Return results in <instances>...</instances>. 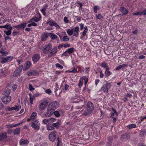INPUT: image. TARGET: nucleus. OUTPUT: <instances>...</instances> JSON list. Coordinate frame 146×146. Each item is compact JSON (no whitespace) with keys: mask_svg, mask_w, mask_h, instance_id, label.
Wrapping results in <instances>:
<instances>
[{"mask_svg":"<svg viewBox=\"0 0 146 146\" xmlns=\"http://www.w3.org/2000/svg\"><path fill=\"white\" fill-rule=\"evenodd\" d=\"M48 103V100H46L41 102L38 108L40 111L44 110L46 108Z\"/></svg>","mask_w":146,"mask_h":146,"instance_id":"nucleus-1","label":"nucleus"},{"mask_svg":"<svg viewBox=\"0 0 146 146\" xmlns=\"http://www.w3.org/2000/svg\"><path fill=\"white\" fill-rule=\"evenodd\" d=\"M111 84L110 83H106L103 85L101 88V90L104 92L108 93L109 89L110 88Z\"/></svg>","mask_w":146,"mask_h":146,"instance_id":"nucleus-2","label":"nucleus"},{"mask_svg":"<svg viewBox=\"0 0 146 146\" xmlns=\"http://www.w3.org/2000/svg\"><path fill=\"white\" fill-rule=\"evenodd\" d=\"M91 102H89L87 104V111L84 112L83 115L86 116L88 115L91 113Z\"/></svg>","mask_w":146,"mask_h":146,"instance_id":"nucleus-3","label":"nucleus"},{"mask_svg":"<svg viewBox=\"0 0 146 146\" xmlns=\"http://www.w3.org/2000/svg\"><path fill=\"white\" fill-rule=\"evenodd\" d=\"M57 135V132L55 131H54L50 132L49 135V138L50 140L53 142L56 140V136Z\"/></svg>","mask_w":146,"mask_h":146,"instance_id":"nucleus-4","label":"nucleus"},{"mask_svg":"<svg viewBox=\"0 0 146 146\" xmlns=\"http://www.w3.org/2000/svg\"><path fill=\"white\" fill-rule=\"evenodd\" d=\"M23 67V65H21L19 68H17L13 73V76L17 77L20 75Z\"/></svg>","mask_w":146,"mask_h":146,"instance_id":"nucleus-5","label":"nucleus"},{"mask_svg":"<svg viewBox=\"0 0 146 146\" xmlns=\"http://www.w3.org/2000/svg\"><path fill=\"white\" fill-rule=\"evenodd\" d=\"M53 110L48 107L46 111L45 112V116L46 117H50L52 115L53 113Z\"/></svg>","mask_w":146,"mask_h":146,"instance_id":"nucleus-6","label":"nucleus"},{"mask_svg":"<svg viewBox=\"0 0 146 146\" xmlns=\"http://www.w3.org/2000/svg\"><path fill=\"white\" fill-rule=\"evenodd\" d=\"M31 126L34 129L38 130L40 128V124L38 121L35 120L33 122Z\"/></svg>","mask_w":146,"mask_h":146,"instance_id":"nucleus-7","label":"nucleus"},{"mask_svg":"<svg viewBox=\"0 0 146 146\" xmlns=\"http://www.w3.org/2000/svg\"><path fill=\"white\" fill-rule=\"evenodd\" d=\"M11 99V96H5L1 98L2 102L5 104L9 103Z\"/></svg>","mask_w":146,"mask_h":146,"instance_id":"nucleus-8","label":"nucleus"},{"mask_svg":"<svg viewBox=\"0 0 146 146\" xmlns=\"http://www.w3.org/2000/svg\"><path fill=\"white\" fill-rule=\"evenodd\" d=\"M58 102L56 101H54L51 103L48 106L53 110H55L58 107Z\"/></svg>","mask_w":146,"mask_h":146,"instance_id":"nucleus-9","label":"nucleus"},{"mask_svg":"<svg viewBox=\"0 0 146 146\" xmlns=\"http://www.w3.org/2000/svg\"><path fill=\"white\" fill-rule=\"evenodd\" d=\"M52 46L51 44H48L44 47L43 52L45 54H48L51 49Z\"/></svg>","mask_w":146,"mask_h":146,"instance_id":"nucleus-10","label":"nucleus"},{"mask_svg":"<svg viewBox=\"0 0 146 146\" xmlns=\"http://www.w3.org/2000/svg\"><path fill=\"white\" fill-rule=\"evenodd\" d=\"M40 58L39 54H36L33 55L32 57V59L34 63L37 62L40 59Z\"/></svg>","mask_w":146,"mask_h":146,"instance_id":"nucleus-11","label":"nucleus"},{"mask_svg":"<svg viewBox=\"0 0 146 146\" xmlns=\"http://www.w3.org/2000/svg\"><path fill=\"white\" fill-rule=\"evenodd\" d=\"M13 58V57L11 56H8L6 58H3L1 61V63L2 64H4L7 62H9L12 60Z\"/></svg>","mask_w":146,"mask_h":146,"instance_id":"nucleus-12","label":"nucleus"},{"mask_svg":"<svg viewBox=\"0 0 146 146\" xmlns=\"http://www.w3.org/2000/svg\"><path fill=\"white\" fill-rule=\"evenodd\" d=\"M79 29V28L78 27H76L72 29L73 31L74 36L76 37H77L78 36Z\"/></svg>","mask_w":146,"mask_h":146,"instance_id":"nucleus-13","label":"nucleus"},{"mask_svg":"<svg viewBox=\"0 0 146 146\" xmlns=\"http://www.w3.org/2000/svg\"><path fill=\"white\" fill-rule=\"evenodd\" d=\"M38 74V72L35 70H31L27 72L28 76H36Z\"/></svg>","mask_w":146,"mask_h":146,"instance_id":"nucleus-14","label":"nucleus"},{"mask_svg":"<svg viewBox=\"0 0 146 146\" xmlns=\"http://www.w3.org/2000/svg\"><path fill=\"white\" fill-rule=\"evenodd\" d=\"M31 63L29 61H27L25 64V66L23 68V71H25L27 70L30 67Z\"/></svg>","mask_w":146,"mask_h":146,"instance_id":"nucleus-15","label":"nucleus"},{"mask_svg":"<svg viewBox=\"0 0 146 146\" xmlns=\"http://www.w3.org/2000/svg\"><path fill=\"white\" fill-rule=\"evenodd\" d=\"M7 133L3 132L0 134V141L5 140L7 138Z\"/></svg>","mask_w":146,"mask_h":146,"instance_id":"nucleus-16","label":"nucleus"},{"mask_svg":"<svg viewBox=\"0 0 146 146\" xmlns=\"http://www.w3.org/2000/svg\"><path fill=\"white\" fill-rule=\"evenodd\" d=\"M48 36V33H44L42 34L41 36V40L42 41H45L46 40V38Z\"/></svg>","mask_w":146,"mask_h":146,"instance_id":"nucleus-17","label":"nucleus"},{"mask_svg":"<svg viewBox=\"0 0 146 146\" xmlns=\"http://www.w3.org/2000/svg\"><path fill=\"white\" fill-rule=\"evenodd\" d=\"M27 23H24L20 24L17 25V29L18 30L23 29L26 27Z\"/></svg>","mask_w":146,"mask_h":146,"instance_id":"nucleus-18","label":"nucleus"},{"mask_svg":"<svg viewBox=\"0 0 146 146\" xmlns=\"http://www.w3.org/2000/svg\"><path fill=\"white\" fill-rule=\"evenodd\" d=\"M119 10L122 12L123 15L127 14L128 12V11L123 7H121Z\"/></svg>","mask_w":146,"mask_h":146,"instance_id":"nucleus-19","label":"nucleus"},{"mask_svg":"<svg viewBox=\"0 0 146 146\" xmlns=\"http://www.w3.org/2000/svg\"><path fill=\"white\" fill-rule=\"evenodd\" d=\"M129 136L127 134L125 133L121 135L120 139L122 140H127L129 138Z\"/></svg>","mask_w":146,"mask_h":146,"instance_id":"nucleus-20","label":"nucleus"},{"mask_svg":"<svg viewBox=\"0 0 146 146\" xmlns=\"http://www.w3.org/2000/svg\"><path fill=\"white\" fill-rule=\"evenodd\" d=\"M29 142V141L26 139H21L20 141V145H25L27 144Z\"/></svg>","mask_w":146,"mask_h":146,"instance_id":"nucleus-21","label":"nucleus"},{"mask_svg":"<svg viewBox=\"0 0 146 146\" xmlns=\"http://www.w3.org/2000/svg\"><path fill=\"white\" fill-rule=\"evenodd\" d=\"M110 68H108L106 69L105 72V77H107L112 74V73L109 71Z\"/></svg>","mask_w":146,"mask_h":146,"instance_id":"nucleus-22","label":"nucleus"},{"mask_svg":"<svg viewBox=\"0 0 146 146\" xmlns=\"http://www.w3.org/2000/svg\"><path fill=\"white\" fill-rule=\"evenodd\" d=\"M139 135L141 137L145 136L146 135V130L144 129L141 130Z\"/></svg>","mask_w":146,"mask_h":146,"instance_id":"nucleus-23","label":"nucleus"},{"mask_svg":"<svg viewBox=\"0 0 146 146\" xmlns=\"http://www.w3.org/2000/svg\"><path fill=\"white\" fill-rule=\"evenodd\" d=\"M60 121H58L56 123H52V125L54 127H56V128L58 129L60 125Z\"/></svg>","mask_w":146,"mask_h":146,"instance_id":"nucleus-24","label":"nucleus"},{"mask_svg":"<svg viewBox=\"0 0 146 146\" xmlns=\"http://www.w3.org/2000/svg\"><path fill=\"white\" fill-rule=\"evenodd\" d=\"M48 5L47 4H46L44 6V7L41 10L42 13L44 15H46V13L45 11L46 10V7Z\"/></svg>","mask_w":146,"mask_h":146,"instance_id":"nucleus-25","label":"nucleus"},{"mask_svg":"<svg viewBox=\"0 0 146 146\" xmlns=\"http://www.w3.org/2000/svg\"><path fill=\"white\" fill-rule=\"evenodd\" d=\"M20 131V128L18 127L15 129L13 131V134L14 135H17L18 134Z\"/></svg>","mask_w":146,"mask_h":146,"instance_id":"nucleus-26","label":"nucleus"},{"mask_svg":"<svg viewBox=\"0 0 146 146\" xmlns=\"http://www.w3.org/2000/svg\"><path fill=\"white\" fill-rule=\"evenodd\" d=\"M10 90L9 89H7L5 90L3 93V94L5 96H9V95L10 94Z\"/></svg>","mask_w":146,"mask_h":146,"instance_id":"nucleus-27","label":"nucleus"},{"mask_svg":"<svg viewBox=\"0 0 146 146\" xmlns=\"http://www.w3.org/2000/svg\"><path fill=\"white\" fill-rule=\"evenodd\" d=\"M127 65L125 64H123L122 65H120L118 66L115 69L116 70H118L122 68H123L125 66H127Z\"/></svg>","mask_w":146,"mask_h":146,"instance_id":"nucleus-28","label":"nucleus"},{"mask_svg":"<svg viewBox=\"0 0 146 146\" xmlns=\"http://www.w3.org/2000/svg\"><path fill=\"white\" fill-rule=\"evenodd\" d=\"M56 23V22L55 21H52L50 20L47 21V23L49 24V26H54Z\"/></svg>","mask_w":146,"mask_h":146,"instance_id":"nucleus-29","label":"nucleus"},{"mask_svg":"<svg viewBox=\"0 0 146 146\" xmlns=\"http://www.w3.org/2000/svg\"><path fill=\"white\" fill-rule=\"evenodd\" d=\"M57 52V48L56 47H54L52 50L50 52V53L52 55H54Z\"/></svg>","mask_w":146,"mask_h":146,"instance_id":"nucleus-30","label":"nucleus"},{"mask_svg":"<svg viewBox=\"0 0 146 146\" xmlns=\"http://www.w3.org/2000/svg\"><path fill=\"white\" fill-rule=\"evenodd\" d=\"M136 125L135 124H133L129 125L127 126V127L129 129H131L133 128L136 127Z\"/></svg>","mask_w":146,"mask_h":146,"instance_id":"nucleus-31","label":"nucleus"},{"mask_svg":"<svg viewBox=\"0 0 146 146\" xmlns=\"http://www.w3.org/2000/svg\"><path fill=\"white\" fill-rule=\"evenodd\" d=\"M48 36H49L52 39H54L57 38V36L53 34L52 33H48Z\"/></svg>","mask_w":146,"mask_h":146,"instance_id":"nucleus-32","label":"nucleus"},{"mask_svg":"<svg viewBox=\"0 0 146 146\" xmlns=\"http://www.w3.org/2000/svg\"><path fill=\"white\" fill-rule=\"evenodd\" d=\"M66 32L68 35L70 36L71 35H72L73 33V31L72 29H67L66 30Z\"/></svg>","mask_w":146,"mask_h":146,"instance_id":"nucleus-33","label":"nucleus"},{"mask_svg":"<svg viewBox=\"0 0 146 146\" xmlns=\"http://www.w3.org/2000/svg\"><path fill=\"white\" fill-rule=\"evenodd\" d=\"M53 113L55 116L57 117H59L60 116V114L59 112L58 111H55V110H53Z\"/></svg>","mask_w":146,"mask_h":146,"instance_id":"nucleus-34","label":"nucleus"},{"mask_svg":"<svg viewBox=\"0 0 146 146\" xmlns=\"http://www.w3.org/2000/svg\"><path fill=\"white\" fill-rule=\"evenodd\" d=\"M47 129L48 130H54V127L51 124L47 125Z\"/></svg>","mask_w":146,"mask_h":146,"instance_id":"nucleus-35","label":"nucleus"},{"mask_svg":"<svg viewBox=\"0 0 146 146\" xmlns=\"http://www.w3.org/2000/svg\"><path fill=\"white\" fill-rule=\"evenodd\" d=\"M101 66L102 67L106 68V69L109 68L107 64L104 62H102L101 64Z\"/></svg>","mask_w":146,"mask_h":146,"instance_id":"nucleus-36","label":"nucleus"},{"mask_svg":"<svg viewBox=\"0 0 146 146\" xmlns=\"http://www.w3.org/2000/svg\"><path fill=\"white\" fill-rule=\"evenodd\" d=\"M112 139L111 137H108V142L107 143V145L108 146H110L112 142Z\"/></svg>","mask_w":146,"mask_h":146,"instance_id":"nucleus-37","label":"nucleus"},{"mask_svg":"<svg viewBox=\"0 0 146 146\" xmlns=\"http://www.w3.org/2000/svg\"><path fill=\"white\" fill-rule=\"evenodd\" d=\"M68 36H64L63 37L62 40L64 41H68L69 40L70 38H68Z\"/></svg>","mask_w":146,"mask_h":146,"instance_id":"nucleus-38","label":"nucleus"},{"mask_svg":"<svg viewBox=\"0 0 146 146\" xmlns=\"http://www.w3.org/2000/svg\"><path fill=\"white\" fill-rule=\"evenodd\" d=\"M36 116V113L35 112H34L32 113L31 115V118L34 119Z\"/></svg>","mask_w":146,"mask_h":146,"instance_id":"nucleus-39","label":"nucleus"},{"mask_svg":"<svg viewBox=\"0 0 146 146\" xmlns=\"http://www.w3.org/2000/svg\"><path fill=\"white\" fill-rule=\"evenodd\" d=\"M4 32L5 33L6 35L7 36H9L11 35V31L9 30L6 31L5 30L4 31Z\"/></svg>","mask_w":146,"mask_h":146,"instance_id":"nucleus-40","label":"nucleus"},{"mask_svg":"<svg viewBox=\"0 0 146 146\" xmlns=\"http://www.w3.org/2000/svg\"><path fill=\"white\" fill-rule=\"evenodd\" d=\"M74 50V48L72 47L68 49L67 50V51L69 54H70L73 52Z\"/></svg>","mask_w":146,"mask_h":146,"instance_id":"nucleus-41","label":"nucleus"},{"mask_svg":"<svg viewBox=\"0 0 146 146\" xmlns=\"http://www.w3.org/2000/svg\"><path fill=\"white\" fill-rule=\"evenodd\" d=\"M21 108V106H15V107H14V110H15L17 111H19V109H20Z\"/></svg>","mask_w":146,"mask_h":146,"instance_id":"nucleus-42","label":"nucleus"},{"mask_svg":"<svg viewBox=\"0 0 146 146\" xmlns=\"http://www.w3.org/2000/svg\"><path fill=\"white\" fill-rule=\"evenodd\" d=\"M99 9V6H96L94 7V11L95 13H97L98 10Z\"/></svg>","mask_w":146,"mask_h":146,"instance_id":"nucleus-43","label":"nucleus"},{"mask_svg":"<svg viewBox=\"0 0 146 146\" xmlns=\"http://www.w3.org/2000/svg\"><path fill=\"white\" fill-rule=\"evenodd\" d=\"M0 53L2 54V56H6L8 54V52L7 51L5 52L0 51Z\"/></svg>","mask_w":146,"mask_h":146,"instance_id":"nucleus-44","label":"nucleus"},{"mask_svg":"<svg viewBox=\"0 0 146 146\" xmlns=\"http://www.w3.org/2000/svg\"><path fill=\"white\" fill-rule=\"evenodd\" d=\"M70 55V54L68 53V52L67 51V50L65 51L64 53H63L62 54V56H68Z\"/></svg>","mask_w":146,"mask_h":146,"instance_id":"nucleus-45","label":"nucleus"},{"mask_svg":"<svg viewBox=\"0 0 146 146\" xmlns=\"http://www.w3.org/2000/svg\"><path fill=\"white\" fill-rule=\"evenodd\" d=\"M49 121V119H45L43 120V122L45 124H46L47 123H48Z\"/></svg>","mask_w":146,"mask_h":146,"instance_id":"nucleus-46","label":"nucleus"},{"mask_svg":"<svg viewBox=\"0 0 146 146\" xmlns=\"http://www.w3.org/2000/svg\"><path fill=\"white\" fill-rule=\"evenodd\" d=\"M83 83V81L81 80H79V82L78 84V86L79 88H80Z\"/></svg>","mask_w":146,"mask_h":146,"instance_id":"nucleus-47","label":"nucleus"},{"mask_svg":"<svg viewBox=\"0 0 146 146\" xmlns=\"http://www.w3.org/2000/svg\"><path fill=\"white\" fill-rule=\"evenodd\" d=\"M6 110L9 111H11L14 110V107L10 108L9 106H7L6 109Z\"/></svg>","mask_w":146,"mask_h":146,"instance_id":"nucleus-48","label":"nucleus"},{"mask_svg":"<svg viewBox=\"0 0 146 146\" xmlns=\"http://www.w3.org/2000/svg\"><path fill=\"white\" fill-rule=\"evenodd\" d=\"M99 72L100 73V78H103L104 77V74L103 73L102 70H100L99 71Z\"/></svg>","mask_w":146,"mask_h":146,"instance_id":"nucleus-49","label":"nucleus"},{"mask_svg":"<svg viewBox=\"0 0 146 146\" xmlns=\"http://www.w3.org/2000/svg\"><path fill=\"white\" fill-rule=\"evenodd\" d=\"M56 66L57 68H58L61 69L63 68V67L60 64L58 63H57L56 64Z\"/></svg>","mask_w":146,"mask_h":146,"instance_id":"nucleus-50","label":"nucleus"},{"mask_svg":"<svg viewBox=\"0 0 146 146\" xmlns=\"http://www.w3.org/2000/svg\"><path fill=\"white\" fill-rule=\"evenodd\" d=\"M33 20L36 22H37L40 20V19L36 17H34L33 18Z\"/></svg>","mask_w":146,"mask_h":146,"instance_id":"nucleus-51","label":"nucleus"},{"mask_svg":"<svg viewBox=\"0 0 146 146\" xmlns=\"http://www.w3.org/2000/svg\"><path fill=\"white\" fill-rule=\"evenodd\" d=\"M29 90L31 91H32L33 90H35V88L33 87L32 86L31 84H29Z\"/></svg>","mask_w":146,"mask_h":146,"instance_id":"nucleus-52","label":"nucleus"},{"mask_svg":"<svg viewBox=\"0 0 146 146\" xmlns=\"http://www.w3.org/2000/svg\"><path fill=\"white\" fill-rule=\"evenodd\" d=\"M6 127L8 128H11L13 127V124H9L6 125Z\"/></svg>","mask_w":146,"mask_h":146,"instance_id":"nucleus-53","label":"nucleus"},{"mask_svg":"<svg viewBox=\"0 0 146 146\" xmlns=\"http://www.w3.org/2000/svg\"><path fill=\"white\" fill-rule=\"evenodd\" d=\"M33 99H34L33 98V96L32 97H30V101L31 104H33Z\"/></svg>","mask_w":146,"mask_h":146,"instance_id":"nucleus-54","label":"nucleus"},{"mask_svg":"<svg viewBox=\"0 0 146 146\" xmlns=\"http://www.w3.org/2000/svg\"><path fill=\"white\" fill-rule=\"evenodd\" d=\"M64 21L65 23H68L69 22V21L68 19V18L66 17H64Z\"/></svg>","mask_w":146,"mask_h":146,"instance_id":"nucleus-55","label":"nucleus"},{"mask_svg":"<svg viewBox=\"0 0 146 146\" xmlns=\"http://www.w3.org/2000/svg\"><path fill=\"white\" fill-rule=\"evenodd\" d=\"M96 16L97 19H101L103 17L100 14H99L98 15H96Z\"/></svg>","mask_w":146,"mask_h":146,"instance_id":"nucleus-56","label":"nucleus"},{"mask_svg":"<svg viewBox=\"0 0 146 146\" xmlns=\"http://www.w3.org/2000/svg\"><path fill=\"white\" fill-rule=\"evenodd\" d=\"M142 15V12H138L135 13H133V15Z\"/></svg>","mask_w":146,"mask_h":146,"instance_id":"nucleus-57","label":"nucleus"},{"mask_svg":"<svg viewBox=\"0 0 146 146\" xmlns=\"http://www.w3.org/2000/svg\"><path fill=\"white\" fill-rule=\"evenodd\" d=\"M63 46L64 48H67L69 47L70 46V45L68 43L63 44Z\"/></svg>","mask_w":146,"mask_h":146,"instance_id":"nucleus-58","label":"nucleus"},{"mask_svg":"<svg viewBox=\"0 0 146 146\" xmlns=\"http://www.w3.org/2000/svg\"><path fill=\"white\" fill-rule=\"evenodd\" d=\"M19 33L17 32L14 31L12 33V35L13 36H15L16 35H19Z\"/></svg>","mask_w":146,"mask_h":146,"instance_id":"nucleus-59","label":"nucleus"},{"mask_svg":"<svg viewBox=\"0 0 146 146\" xmlns=\"http://www.w3.org/2000/svg\"><path fill=\"white\" fill-rule=\"evenodd\" d=\"M77 68H74L72 71H70V72L76 73L77 72Z\"/></svg>","mask_w":146,"mask_h":146,"instance_id":"nucleus-60","label":"nucleus"},{"mask_svg":"<svg viewBox=\"0 0 146 146\" xmlns=\"http://www.w3.org/2000/svg\"><path fill=\"white\" fill-rule=\"evenodd\" d=\"M6 25H7V26H6L5 28L8 30H9V27L11 26V24L9 23H7L6 24Z\"/></svg>","mask_w":146,"mask_h":146,"instance_id":"nucleus-61","label":"nucleus"},{"mask_svg":"<svg viewBox=\"0 0 146 146\" xmlns=\"http://www.w3.org/2000/svg\"><path fill=\"white\" fill-rule=\"evenodd\" d=\"M46 93L50 94L51 92V91L50 89H47L45 90Z\"/></svg>","mask_w":146,"mask_h":146,"instance_id":"nucleus-62","label":"nucleus"},{"mask_svg":"<svg viewBox=\"0 0 146 146\" xmlns=\"http://www.w3.org/2000/svg\"><path fill=\"white\" fill-rule=\"evenodd\" d=\"M56 29H59L60 28V27L58 25V24L56 23L55 24L54 26Z\"/></svg>","mask_w":146,"mask_h":146,"instance_id":"nucleus-63","label":"nucleus"},{"mask_svg":"<svg viewBox=\"0 0 146 146\" xmlns=\"http://www.w3.org/2000/svg\"><path fill=\"white\" fill-rule=\"evenodd\" d=\"M57 142L56 146H59V144L61 143V141H59V138L58 137L57 138Z\"/></svg>","mask_w":146,"mask_h":146,"instance_id":"nucleus-64","label":"nucleus"}]
</instances>
